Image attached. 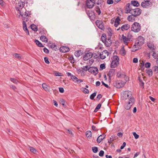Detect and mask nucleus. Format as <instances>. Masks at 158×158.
I'll return each mask as SVG.
<instances>
[{
	"mask_svg": "<svg viewBox=\"0 0 158 158\" xmlns=\"http://www.w3.org/2000/svg\"><path fill=\"white\" fill-rule=\"evenodd\" d=\"M25 5V3L23 2L22 1H17L16 2L15 6V9L16 11L18 12L21 9L24 8V7Z\"/></svg>",
	"mask_w": 158,
	"mask_h": 158,
	"instance_id": "1",
	"label": "nucleus"
},
{
	"mask_svg": "<svg viewBox=\"0 0 158 158\" xmlns=\"http://www.w3.org/2000/svg\"><path fill=\"white\" fill-rule=\"evenodd\" d=\"M132 92L130 91H125L123 92L122 97V99L123 100H125L127 99H130L131 98H134L132 96Z\"/></svg>",
	"mask_w": 158,
	"mask_h": 158,
	"instance_id": "2",
	"label": "nucleus"
},
{
	"mask_svg": "<svg viewBox=\"0 0 158 158\" xmlns=\"http://www.w3.org/2000/svg\"><path fill=\"white\" fill-rule=\"evenodd\" d=\"M144 43V39L141 36H139L138 39V40L136 41L135 44L133 46L135 48H139V47L143 45Z\"/></svg>",
	"mask_w": 158,
	"mask_h": 158,
	"instance_id": "3",
	"label": "nucleus"
},
{
	"mask_svg": "<svg viewBox=\"0 0 158 158\" xmlns=\"http://www.w3.org/2000/svg\"><path fill=\"white\" fill-rule=\"evenodd\" d=\"M131 29L135 32H138L141 29L140 25L139 23L135 22L132 26Z\"/></svg>",
	"mask_w": 158,
	"mask_h": 158,
	"instance_id": "4",
	"label": "nucleus"
},
{
	"mask_svg": "<svg viewBox=\"0 0 158 158\" xmlns=\"http://www.w3.org/2000/svg\"><path fill=\"white\" fill-rule=\"evenodd\" d=\"M119 59L117 56H114L112 58V61L110 64V67L111 68L116 67L118 64Z\"/></svg>",
	"mask_w": 158,
	"mask_h": 158,
	"instance_id": "5",
	"label": "nucleus"
},
{
	"mask_svg": "<svg viewBox=\"0 0 158 158\" xmlns=\"http://www.w3.org/2000/svg\"><path fill=\"white\" fill-rule=\"evenodd\" d=\"M18 13L20 14V15H19L18 17L20 18V15H21L23 19H26L27 18H28V13H27L26 10L25 8L21 9Z\"/></svg>",
	"mask_w": 158,
	"mask_h": 158,
	"instance_id": "6",
	"label": "nucleus"
},
{
	"mask_svg": "<svg viewBox=\"0 0 158 158\" xmlns=\"http://www.w3.org/2000/svg\"><path fill=\"white\" fill-rule=\"evenodd\" d=\"M135 99L134 98H131L129 99V101L125 105V108L127 110H129L131 106L133 104L134 102Z\"/></svg>",
	"mask_w": 158,
	"mask_h": 158,
	"instance_id": "7",
	"label": "nucleus"
},
{
	"mask_svg": "<svg viewBox=\"0 0 158 158\" xmlns=\"http://www.w3.org/2000/svg\"><path fill=\"white\" fill-rule=\"evenodd\" d=\"M86 12L89 17V18L91 20H94L95 17V15L94 12L91 10H86Z\"/></svg>",
	"mask_w": 158,
	"mask_h": 158,
	"instance_id": "8",
	"label": "nucleus"
},
{
	"mask_svg": "<svg viewBox=\"0 0 158 158\" xmlns=\"http://www.w3.org/2000/svg\"><path fill=\"white\" fill-rule=\"evenodd\" d=\"M152 5V2L149 1H144L141 3V6L145 8H147L151 6Z\"/></svg>",
	"mask_w": 158,
	"mask_h": 158,
	"instance_id": "9",
	"label": "nucleus"
},
{
	"mask_svg": "<svg viewBox=\"0 0 158 158\" xmlns=\"http://www.w3.org/2000/svg\"><path fill=\"white\" fill-rule=\"evenodd\" d=\"M142 10L139 8H136L133 9L132 10V12L131 14H132L135 15V16L137 17V16L139 15L141 13Z\"/></svg>",
	"mask_w": 158,
	"mask_h": 158,
	"instance_id": "10",
	"label": "nucleus"
},
{
	"mask_svg": "<svg viewBox=\"0 0 158 158\" xmlns=\"http://www.w3.org/2000/svg\"><path fill=\"white\" fill-rule=\"evenodd\" d=\"M86 5L87 7L89 8H93L95 4L94 0H87L86 2Z\"/></svg>",
	"mask_w": 158,
	"mask_h": 158,
	"instance_id": "11",
	"label": "nucleus"
},
{
	"mask_svg": "<svg viewBox=\"0 0 158 158\" xmlns=\"http://www.w3.org/2000/svg\"><path fill=\"white\" fill-rule=\"evenodd\" d=\"M114 86L118 88H120L124 86V84L120 80H117L114 83Z\"/></svg>",
	"mask_w": 158,
	"mask_h": 158,
	"instance_id": "12",
	"label": "nucleus"
},
{
	"mask_svg": "<svg viewBox=\"0 0 158 158\" xmlns=\"http://www.w3.org/2000/svg\"><path fill=\"white\" fill-rule=\"evenodd\" d=\"M96 24L98 27L102 30H104L105 28L103 22L101 20H97L96 21Z\"/></svg>",
	"mask_w": 158,
	"mask_h": 158,
	"instance_id": "13",
	"label": "nucleus"
},
{
	"mask_svg": "<svg viewBox=\"0 0 158 158\" xmlns=\"http://www.w3.org/2000/svg\"><path fill=\"white\" fill-rule=\"evenodd\" d=\"M23 28L24 31H26V32L28 35H29V32L27 29L26 24V22H27L28 20V19L27 18L26 19H23Z\"/></svg>",
	"mask_w": 158,
	"mask_h": 158,
	"instance_id": "14",
	"label": "nucleus"
},
{
	"mask_svg": "<svg viewBox=\"0 0 158 158\" xmlns=\"http://www.w3.org/2000/svg\"><path fill=\"white\" fill-rule=\"evenodd\" d=\"M89 72L95 75L98 73V69L96 67H90L89 69Z\"/></svg>",
	"mask_w": 158,
	"mask_h": 158,
	"instance_id": "15",
	"label": "nucleus"
},
{
	"mask_svg": "<svg viewBox=\"0 0 158 158\" xmlns=\"http://www.w3.org/2000/svg\"><path fill=\"white\" fill-rule=\"evenodd\" d=\"M108 55L109 52L105 50L100 54V56L101 59H104L106 58V56H108Z\"/></svg>",
	"mask_w": 158,
	"mask_h": 158,
	"instance_id": "16",
	"label": "nucleus"
},
{
	"mask_svg": "<svg viewBox=\"0 0 158 158\" xmlns=\"http://www.w3.org/2000/svg\"><path fill=\"white\" fill-rule=\"evenodd\" d=\"M93 56L92 52H90L86 54L84 56L83 59L84 60H87L91 58Z\"/></svg>",
	"mask_w": 158,
	"mask_h": 158,
	"instance_id": "17",
	"label": "nucleus"
},
{
	"mask_svg": "<svg viewBox=\"0 0 158 158\" xmlns=\"http://www.w3.org/2000/svg\"><path fill=\"white\" fill-rule=\"evenodd\" d=\"M105 40L106 41L103 42L104 43L105 46L107 47L110 46L112 43L110 38H108Z\"/></svg>",
	"mask_w": 158,
	"mask_h": 158,
	"instance_id": "18",
	"label": "nucleus"
},
{
	"mask_svg": "<svg viewBox=\"0 0 158 158\" xmlns=\"http://www.w3.org/2000/svg\"><path fill=\"white\" fill-rule=\"evenodd\" d=\"M60 51L61 52L65 53L68 52L69 51V49L67 47L63 46L60 48Z\"/></svg>",
	"mask_w": 158,
	"mask_h": 158,
	"instance_id": "19",
	"label": "nucleus"
},
{
	"mask_svg": "<svg viewBox=\"0 0 158 158\" xmlns=\"http://www.w3.org/2000/svg\"><path fill=\"white\" fill-rule=\"evenodd\" d=\"M131 14L128 16L127 19L129 21L133 22L135 21V17H136L132 14Z\"/></svg>",
	"mask_w": 158,
	"mask_h": 158,
	"instance_id": "20",
	"label": "nucleus"
},
{
	"mask_svg": "<svg viewBox=\"0 0 158 158\" xmlns=\"http://www.w3.org/2000/svg\"><path fill=\"white\" fill-rule=\"evenodd\" d=\"M122 37L124 44L126 45H127L130 40L127 37L124 36L123 35H122Z\"/></svg>",
	"mask_w": 158,
	"mask_h": 158,
	"instance_id": "21",
	"label": "nucleus"
},
{
	"mask_svg": "<svg viewBox=\"0 0 158 158\" xmlns=\"http://www.w3.org/2000/svg\"><path fill=\"white\" fill-rule=\"evenodd\" d=\"M115 70L114 69H110L107 75L109 76V79L111 77H112L115 74Z\"/></svg>",
	"mask_w": 158,
	"mask_h": 158,
	"instance_id": "22",
	"label": "nucleus"
},
{
	"mask_svg": "<svg viewBox=\"0 0 158 158\" xmlns=\"http://www.w3.org/2000/svg\"><path fill=\"white\" fill-rule=\"evenodd\" d=\"M130 27V26L128 24H125L122 25L121 27V30L123 31L127 30Z\"/></svg>",
	"mask_w": 158,
	"mask_h": 158,
	"instance_id": "23",
	"label": "nucleus"
},
{
	"mask_svg": "<svg viewBox=\"0 0 158 158\" xmlns=\"http://www.w3.org/2000/svg\"><path fill=\"white\" fill-rule=\"evenodd\" d=\"M106 135L104 134L100 135L98 136L97 139V142L98 143H100L102 140L105 138Z\"/></svg>",
	"mask_w": 158,
	"mask_h": 158,
	"instance_id": "24",
	"label": "nucleus"
},
{
	"mask_svg": "<svg viewBox=\"0 0 158 158\" xmlns=\"http://www.w3.org/2000/svg\"><path fill=\"white\" fill-rule=\"evenodd\" d=\"M131 4L132 5V6L138 7L139 6V2L136 1H132L131 2Z\"/></svg>",
	"mask_w": 158,
	"mask_h": 158,
	"instance_id": "25",
	"label": "nucleus"
},
{
	"mask_svg": "<svg viewBox=\"0 0 158 158\" xmlns=\"http://www.w3.org/2000/svg\"><path fill=\"white\" fill-rule=\"evenodd\" d=\"M82 51L81 50H78L76 51L75 53V55L76 57H79L82 54Z\"/></svg>",
	"mask_w": 158,
	"mask_h": 158,
	"instance_id": "26",
	"label": "nucleus"
},
{
	"mask_svg": "<svg viewBox=\"0 0 158 158\" xmlns=\"http://www.w3.org/2000/svg\"><path fill=\"white\" fill-rule=\"evenodd\" d=\"M147 46L151 50H154V45L151 42H148Z\"/></svg>",
	"mask_w": 158,
	"mask_h": 158,
	"instance_id": "27",
	"label": "nucleus"
},
{
	"mask_svg": "<svg viewBox=\"0 0 158 158\" xmlns=\"http://www.w3.org/2000/svg\"><path fill=\"white\" fill-rule=\"evenodd\" d=\"M40 39L43 42L47 43L48 42L47 38L44 35H42L40 37Z\"/></svg>",
	"mask_w": 158,
	"mask_h": 158,
	"instance_id": "28",
	"label": "nucleus"
},
{
	"mask_svg": "<svg viewBox=\"0 0 158 158\" xmlns=\"http://www.w3.org/2000/svg\"><path fill=\"white\" fill-rule=\"evenodd\" d=\"M35 42L39 47H44V45L38 40H35Z\"/></svg>",
	"mask_w": 158,
	"mask_h": 158,
	"instance_id": "29",
	"label": "nucleus"
},
{
	"mask_svg": "<svg viewBox=\"0 0 158 158\" xmlns=\"http://www.w3.org/2000/svg\"><path fill=\"white\" fill-rule=\"evenodd\" d=\"M132 5L130 4V3H128L126 5V9L132 10L133 9H132Z\"/></svg>",
	"mask_w": 158,
	"mask_h": 158,
	"instance_id": "30",
	"label": "nucleus"
},
{
	"mask_svg": "<svg viewBox=\"0 0 158 158\" xmlns=\"http://www.w3.org/2000/svg\"><path fill=\"white\" fill-rule=\"evenodd\" d=\"M92 133L90 131H88L85 133L86 136L87 138H90L91 137Z\"/></svg>",
	"mask_w": 158,
	"mask_h": 158,
	"instance_id": "31",
	"label": "nucleus"
},
{
	"mask_svg": "<svg viewBox=\"0 0 158 158\" xmlns=\"http://www.w3.org/2000/svg\"><path fill=\"white\" fill-rule=\"evenodd\" d=\"M31 27L32 30L34 31H36L38 30L36 26L34 24H32L31 26Z\"/></svg>",
	"mask_w": 158,
	"mask_h": 158,
	"instance_id": "32",
	"label": "nucleus"
},
{
	"mask_svg": "<svg viewBox=\"0 0 158 158\" xmlns=\"http://www.w3.org/2000/svg\"><path fill=\"white\" fill-rule=\"evenodd\" d=\"M43 88L46 91H48L49 90V88L48 87L47 85L45 83H44L42 85Z\"/></svg>",
	"mask_w": 158,
	"mask_h": 158,
	"instance_id": "33",
	"label": "nucleus"
},
{
	"mask_svg": "<svg viewBox=\"0 0 158 158\" xmlns=\"http://www.w3.org/2000/svg\"><path fill=\"white\" fill-rule=\"evenodd\" d=\"M146 73L150 76H152V72L151 69H146Z\"/></svg>",
	"mask_w": 158,
	"mask_h": 158,
	"instance_id": "34",
	"label": "nucleus"
},
{
	"mask_svg": "<svg viewBox=\"0 0 158 158\" xmlns=\"http://www.w3.org/2000/svg\"><path fill=\"white\" fill-rule=\"evenodd\" d=\"M29 148L31 152L34 154H36L37 152V151L32 147H30Z\"/></svg>",
	"mask_w": 158,
	"mask_h": 158,
	"instance_id": "35",
	"label": "nucleus"
},
{
	"mask_svg": "<svg viewBox=\"0 0 158 158\" xmlns=\"http://www.w3.org/2000/svg\"><path fill=\"white\" fill-rule=\"evenodd\" d=\"M127 37L130 41V40H131V39L133 37L131 32L130 31L127 33Z\"/></svg>",
	"mask_w": 158,
	"mask_h": 158,
	"instance_id": "36",
	"label": "nucleus"
},
{
	"mask_svg": "<svg viewBox=\"0 0 158 158\" xmlns=\"http://www.w3.org/2000/svg\"><path fill=\"white\" fill-rule=\"evenodd\" d=\"M108 35V38H111V36H112V30L111 28H109L108 29V31L107 32Z\"/></svg>",
	"mask_w": 158,
	"mask_h": 158,
	"instance_id": "37",
	"label": "nucleus"
},
{
	"mask_svg": "<svg viewBox=\"0 0 158 158\" xmlns=\"http://www.w3.org/2000/svg\"><path fill=\"white\" fill-rule=\"evenodd\" d=\"M101 106V103H99L98 104V105L97 106L95 109L94 110V112H97L98 110L100 109V107Z\"/></svg>",
	"mask_w": 158,
	"mask_h": 158,
	"instance_id": "38",
	"label": "nucleus"
},
{
	"mask_svg": "<svg viewBox=\"0 0 158 158\" xmlns=\"http://www.w3.org/2000/svg\"><path fill=\"white\" fill-rule=\"evenodd\" d=\"M153 71L156 73H158V66H155L152 68Z\"/></svg>",
	"mask_w": 158,
	"mask_h": 158,
	"instance_id": "39",
	"label": "nucleus"
},
{
	"mask_svg": "<svg viewBox=\"0 0 158 158\" xmlns=\"http://www.w3.org/2000/svg\"><path fill=\"white\" fill-rule=\"evenodd\" d=\"M152 56L154 58L157 59L158 58V53H156L155 52L153 51Z\"/></svg>",
	"mask_w": 158,
	"mask_h": 158,
	"instance_id": "40",
	"label": "nucleus"
},
{
	"mask_svg": "<svg viewBox=\"0 0 158 158\" xmlns=\"http://www.w3.org/2000/svg\"><path fill=\"white\" fill-rule=\"evenodd\" d=\"M106 35L105 34H103L102 35L101 37V39L102 41L103 42L104 41H106L105 40L107 39V38H106Z\"/></svg>",
	"mask_w": 158,
	"mask_h": 158,
	"instance_id": "41",
	"label": "nucleus"
},
{
	"mask_svg": "<svg viewBox=\"0 0 158 158\" xmlns=\"http://www.w3.org/2000/svg\"><path fill=\"white\" fill-rule=\"evenodd\" d=\"M14 56L16 58L19 59L22 58V56L19 54L15 53L14 55Z\"/></svg>",
	"mask_w": 158,
	"mask_h": 158,
	"instance_id": "42",
	"label": "nucleus"
},
{
	"mask_svg": "<svg viewBox=\"0 0 158 158\" xmlns=\"http://www.w3.org/2000/svg\"><path fill=\"white\" fill-rule=\"evenodd\" d=\"M96 95V93L94 92L91 95L90 98L91 100H93Z\"/></svg>",
	"mask_w": 158,
	"mask_h": 158,
	"instance_id": "43",
	"label": "nucleus"
},
{
	"mask_svg": "<svg viewBox=\"0 0 158 158\" xmlns=\"http://www.w3.org/2000/svg\"><path fill=\"white\" fill-rule=\"evenodd\" d=\"M92 149L93 152L94 153H96L98 151V148L97 147H94L92 148Z\"/></svg>",
	"mask_w": 158,
	"mask_h": 158,
	"instance_id": "44",
	"label": "nucleus"
},
{
	"mask_svg": "<svg viewBox=\"0 0 158 158\" xmlns=\"http://www.w3.org/2000/svg\"><path fill=\"white\" fill-rule=\"evenodd\" d=\"M82 68L83 70H84L85 71H87V70L89 71V68L88 67V66H83Z\"/></svg>",
	"mask_w": 158,
	"mask_h": 158,
	"instance_id": "45",
	"label": "nucleus"
},
{
	"mask_svg": "<svg viewBox=\"0 0 158 158\" xmlns=\"http://www.w3.org/2000/svg\"><path fill=\"white\" fill-rule=\"evenodd\" d=\"M82 90L85 94H88L89 93V90L85 88H82Z\"/></svg>",
	"mask_w": 158,
	"mask_h": 158,
	"instance_id": "46",
	"label": "nucleus"
},
{
	"mask_svg": "<svg viewBox=\"0 0 158 158\" xmlns=\"http://www.w3.org/2000/svg\"><path fill=\"white\" fill-rule=\"evenodd\" d=\"M71 78L72 80L74 81H76L77 79L78 80V78L76 76L73 75H72Z\"/></svg>",
	"mask_w": 158,
	"mask_h": 158,
	"instance_id": "47",
	"label": "nucleus"
},
{
	"mask_svg": "<svg viewBox=\"0 0 158 158\" xmlns=\"http://www.w3.org/2000/svg\"><path fill=\"white\" fill-rule=\"evenodd\" d=\"M10 80L12 82L15 84H17L18 82L17 80L14 78H10Z\"/></svg>",
	"mask_w": 158,
	"mask_h": 158,
	"instance_id": "48",
	"label": "nucleus"
},
{
	"mask_svg": "<svg viewBox=\"0 0 158 158\" xmlns=\"http://www.w3.org/2000/svg\"><path fill=\"white\" fill-rule=\"evenodd\" d=\"M55 74L56 76H62L61 73L57 72H55Z\"/></svg>",
	"mask_w": 158,
	"mask_h": 158,
	"instance_id": "49",
	"label": "nucleus"
},
{
	"mask_svg": "<svg viewBox=\"0 0 158 158\" xmlns=\"http://www.w3.org/2000/svg\"><path fill=\"white\" fill-rule=\"evenodd\" d=\"M151 64L149 62H146L145 64V67L146 68H149L150 67Z\"/></svg>",
	"mask_w": 158,
	"mask_h": 158,
	"instance_id": "50",
	"label": "nucleus"
},
{
	"mask_svg": "<svg viewBox=\"0 0 158 158\" xmlns=\"http://www.w3.org/2000/svg\"><path fill=\"white\" fill-rule=\"evenodd\" d=\"M44 60L45 62L47 63V64H49L50 62L48 60V59L47 57H45L44 58Z\"/></svg>",
	"mask_w": 158,
	"mask_h": 158,
	"instance_id": "51",
	"label": "nucleus"
},
{
	"mask_svg": "<svg viewBox=\"0 0 158 158\" xmlns=\"http://www.w3.org/2000/svg\"><path fill=\"white\" fill-rule=\"evenodd\" d=\"M96 11L98 14V15H99L101 13L100 9L98 8H97L96 10Z\"/></svg>",
	"mask_w": 158,
	"mask_h": 158,
	"instance_id": "52",
	"label": "nucleus"
},
{
	"mask_svg": "<svg viewBox=\"0 0 158 158\" xmlns=\"http://www.w3.org/2000/svg\"><path fill=\"white\" fill-rule=\"evenodd\" d=\"M100 68L102 70H103L106 67L105 65L104 64H102L100 65Z\"/></svg>",
	"mask_w": 158,
	"mask_h": 158,
	"instance_id": "53",
	"label": "nucleus"
},
{
	"mask_svg": "<svg viewBox=\"0 0 158 158\" xmlns=\"http://www.w3.org/2000/svg\"><path fill=\"white\" fill-rule=\"evenodd\" d=\"M104 153V151L101 150L100 152L99 153V155L101 157H102L103 156Z\"/></svg>",
	"mask_w": 158,
	"mask_h": 158,
	"instance_id": "54",
	"label": "nucleus"
},
{
	"mask_svg": "<svg viewBox=\"0 0 158 158\" xmlns=\"http://www.w3.org/2000/svg\"><path fill=\"white\" fill-rule=\"evenodd\" d=\"M133 135H134L135 138L136 139H138L139 137V135L135 132H134L133 133Z\"/></svg>",
	"mask_w": 158,
	"mask_h": 158,
	"instance_id": "55",
	"label": "nucleus"
},
{
	"mask_svg": "<svg viewBox=\"0 0 158 158\" xmlns=\"http://www.w3.org/2000/svg\"><path fill=\"white\" fill-rule=\"evenodd\" d=\"M102 97V96L101 94H98L97 97V100L99 101Z\"/></svg>",
	"mask_w": 158,
	"mask_h": 158,
	"instance_id": "56",
	"label": "nucleus"
},
{
	"mask_svg": "<svg viewBox=\"0 0 158 158\" xmlns=\"http://www.w3.org/2000/svg\"><path fill=\"white\" fill-rule=\"evenodd\" d=\"M43 50L44 52L46 53H48L49 52V51L46 48H44V49Z\"/></svg>",
	"mask_w": 158,
	"mask_h": 158,
	"instance_id": "57",
	"label": "nucleus"
},
{
	"mask_svg": "<svg viewBox=\"0 0 158 158\" xmlns=\"http://www.w3.org/2000/svg\"><path fill=\"white\" fill-rule=\"evenodd\" d=\"M120 52L123 55H125L126 54L124 48H122L120 50Z\"/></svg>",
	"mask_w": 158,
	"mask_h": 158,
	"instance_id": "58",
	"label": "nucleus"
},
{
	"mask_svg": "<svg viewBox=\"0 0 158 158\" xmlns=\"http://www.w3.org/2000/svg\"><path fill=\"white\" fill-rule=\"evenodd\" d=\"M126 145V143L125 142H123V143L122 145L120 147V149H122L124 148L125 146Z\"/></svg>",
	"mask_w": 158,
	"mask_h": 158,
	"instance_id": "59",
	"label": "nucleus"
},
{
	"mask_svg": "<svg viewBox=\"0 0 158 158\" xmlns=\"http://www.w3.org/2000/svg\"><path fill=\"white\" fill-rule=\"evenodd\" d=\"M120 19L118 17V18H117L116 19L114 23H119V21H120Z\"/></svg>",
	"mask_w": 158,
	"mask_h": 158,
	"instance_id": "60",
	"label": "nucleus"
},
{
	"mask_svg": "<svg viewBox=\"0 0 158 158\" xmlns=\"http://www.w3.org/2000/svg\"><path fill=\"white\" fill-rule=\"evenodd\" d=\"M113 0H107V2L109 4H111L113 3Z\"/></svg>",
	"mask_w": 158,
	"mask_h": 158,
	"instance_id": "61",
	"label": "nucleus"
},
{
	"mask_svg": "<svg viewBox=\"0 0 158 158\" xmlns=\"http://www.w3.org/2000/svg\"><path fill=\"white\" fill-rule=\"evenodd\" d=\"M125 10H126V12H125L127 14V13H130V14H131V13L132 12V10H129H129L126 9H125Z\"/></svg>",
	"mask_w": 158,
	"mask_h": 158,
	"instance_id": "62",
	"label": "nucleus"
},
{
	"mask_svg": "<svg viewBox=\"0 0 158 158\" xmlns=\"http://www.w3.org/2000/svg\"><path fill=\"white\" fill-rule=\"evenodd\" d=\"M59 90L60 93H63L64 92V89L63 88H59Z\"/></svg>",
	"mask_w": 158,
	"mask_h": 158,
	"instance_id": "63",
	"label": "nucleus"
},
{
	"mask_svg": "<svg viewBox=\"0 0 158 158\" xmlns=\"http://www.w3.org/2000/svg\"><path fill=\"white\" fill-rule=\"evenodd\" d=\"M67 132L70 135H72V132L71 130H69V129H66Z\"/></svg>",
	"mask_w": 158,
	"mask_h": 158,
	"instance_id": "64",
	"label": "nucleus"
}]
</instances>
